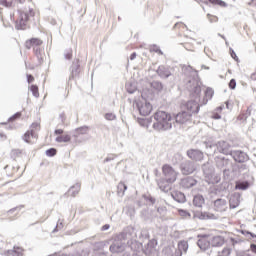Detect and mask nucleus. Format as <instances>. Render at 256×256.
<instances>
[{
	"instance_id": "nucleus-1",
	"label": "nucleus",
	"mask_w": 256,
	"mask_h": 256,
	"mask_svg": "<svg viewBox=\"0 0 256 256\" xmlns=\"http://www.w3.org/2000/svg\"><path fill=\"white\" fill-rule=\"evenodd\" d=\"M156 122L153 123V129L155 131H169L175 123V118L171 117V114L165 111H158L154 114Z\"/></svg>"
},
{
	"instance_id": "nucleus-2",
	"label": "nucleus",
	"mask_w": 256,
	"mask_h": 256,
	"mask_svg": "<svg viewBox=\"0 0 256 256\" xmlns=\"http://www.w3.org/2000/svg\"><path fill=\"white\" fill-rule=\"evenodd\" d=\"M133 243H135V240L131 238V234L123 232L115 236L114 242L110 246V251L111 253H123L127 245L133 249Z\"/></svg>"
},
{
	"instance_id": "nucleus-3",
	"label": "nucleus",
	"mask_w": 256,
	"mask_h": 256,
	"mask_svg": "<svg viewBox=\"0 0 256 256\" xmlns=\"http://www.w3.org/2000/svg\"><path fill=\"white\" fill-rule=\"evenodd\" d=\"M205 148L207 149V155H213V147H216L218 153H222L223 155H231L233 152L231 150V145L226 141H218L216 145H213L209 142H204Z\"/></svg>"
},
{
	"instance_id": "nucleus-4",
	"label": "nucleus",
	"mask_w": 256,
	"mask_h": 256,
	"mask_svg": "<svg viewBox=\"0 0 256 256\" xmlns=\"http://www.w3.org/2000/svg\"><path fill=\"white\" fill-rule=\"evenodd\" d=\"M202 171L204 173L205 181L206 183H209V185H215L221 181V175L215 173V168H213L211 164H203Z\"/></svg>"
},
{
	"instance_id": "nucleus-5",
	"label": "nucleus",
	"mask_w": 256,
	"mask_h": 256,
	"mask_svg": "<svg viewBox=\"0 0 256 256\" xmlns=\"http://www.w3.org/2000/svg\"><path fill=\"white\" fill-rule=\"evenodd\" d=\"M35 16V12L33 9L25 10L20 13L19 19L16 21V29H27V25H29V21H31V17Z\"/></svg>"
},
{
	"instance_id": "nucleus-6",
	"label": "nucleus",
	"mask_w": 256,
	"mask_h": 256,
	"mask_svg": "<svg viewBox=\"0 0 256 256\" xmlns=\"http://www.w3.org/2000/svg\"><path fill=\"white\" fill-rule=\"evenodd\" d=\"M135 108L142 117H147L153 111V105L147 100H139L136 102Z\"/></svg>"
},
{
	"instance_id": "nucleus-7",
	"label": "nucleus",
	"mask_w": 256,
	"mask_h": 256,
	"mask_svg": "<svg viewBox=\"0 0 256 256\" xmlns=\"http://www.w3.org/2000/svg\"><path fill=\"white\" fill-rule=\"evenodd\" d=\"M162 173L167 183H175V181H177V171H175L171 165L165 164L162 167Z\"/></svg>"
},
{
	"instance_id": "nucleus-8",
	"label": "nucleus",
	"mask_w": 256,
	"mask_h": 256,
	"mask_svg": "<svg viewBox=\"0 0 256 256\" xmlns=\"http://www.w3.org/2000/svg\"><path fill=\"white\" fill-rule=\"evenodd\" d=\"M35 129H39V123L37 122L31 125V131H27L24 134V141L26 143H35V139H37V134H35Z\"/></svg>"
},
{
	"instance_id": "nucleus-9",
	"label": "nucleus",
	"mask_w": 256,
	"mask_h": 256,
	"mask_svg": "<svg viewBox=\"0 0 256 256\" xmlns=\"http://www.w3.org/2000/svg\"><path fill=\"white\" fill-rule=\"evenodd\" d=\"M230 155L237 163H245V161H249V156L247 153L241 150H234L230 153Z\"/></svg>"
},
{
	"instance_id": "nucleus-10",
	"label": "nucleus",
	"mask_w": 256,
	"mask_h": 256,
	"mask_svg": "<svg viewBox=\"0 0 256 256\" xmlns=\"http://www.w3.org/2000/svg\"><path fill=\"white\" fill-rule=\"evenodd\" d=\"M227 209H229V205L226 199L219 198L214 201V211L224 213V211H227Z\"/></svg>"
},
{
	"instance_id": "nucleus-11",
	"label": "nucleus",
	"mask_w": 256,
	"mask_h": 256,
	"mask_svg": "<svg viewBox=\"0 0 256 256\" xmlns=\"http://www.w3.org/2000/svg\"><path fill=\"white\" fill-rule=\"evenodd\" d=\"M192 83V86H191ZM188 87H190V91L192 92L193 97L197 99L201 95V85H199V82L197 79H192L188 81Z\"/></svg>"
},
{
	"instance_id": "nucleus-12",
	"label": "nucleus",
	"mask_w": 256,
	"mask_h": 256,
	"mask_svg": "<svg viewBox=\"0 0 256 256\" xmlns=\"http://www.w3.org/2000/svg\"><path fill=\"white\" fill-rule=\"evenodd\" d=\"M195 169H197V167H195V163L191 161H186L181 164V171L183 175H191V173H193Z\"/></svg>"
},
{
	"instance_id": "nucleus-13",
	"label": "nucleus",
	"mask_w": 256,
	"mask_h": 256,
	"mask_svg": "<svg viewBox=\"0 0 256 256\" xmlns=\"http://www.w3.org/2000/svg\"><path fill=\"white\" fill-rule=\"evenodd\" d=\"M187 155L189 159H192V161H203V158L205 157L203 152L197 149L188 150Z\"/></svg>"
},
{
	"instance_id": "nucleus-14",
	"label": "nucleus",
	"mask_w": 256,
	"mask_h": 256,
	"mask_svg": "<svg viewBox=\"0 0 256 256\" xmlns=\"http://www.w3.org/2000/svg\"><path fill=\"white\" fill-rule=\"evenodd\" d=\"M189 250V243L183 240L178 243V247L174 252V256H183Z\"/></svg>"
},
{
	"instance_id": "nucleus-15",
	"label": "nucleus",
	"mask_w": 256,
	"mask_h": 256,
	"mask_svg": "<svg viewBox=\"0 0 256 256\" xmlns=\"http://www.w3.org/2000/svg\"><path fill=\"white\" fill-rule=\"evenodd\" d=\"M191 119V113L183 111L176 115L175 121L176 123H179L180 125H183L187 123Z\"/></svg>"
},
{
	"instance_id": "nucleus-16",
	"label": "nucleus",
	"mask_w": 256,
	"mask_h": 256,
	"mask_svg": "<svg viewBox=\"0 0 256 256\" xmlns=\"http://www.w3.org/2000/svg\"><path fill=\"white\" fill-rule=\"evenodd\" d=\"M215 163L218 169H227L231 166V161L225 157H216Z\"/></svg>"
},
{
	"instance_id": "nucleus-17",
	"label": "nucleus",
	"mask_w": 256,
	"mask_h": 256,
	"mask_svg": "<svg viewBox=\"0 0 256 256\" xmlns=\"http://www.w3.org/2000/svg\"><path fill=\"white\" fill-rule=\"evenodd\" d=\"M157 240L152 239L147 243L145 253L146 255H157Z\"/></svg>"
},
{
	"instance_id": "nucleus-18",
	"label": "nucleus",
	"mask_w": 256,
	"mask_h": 256,
	"mask_svg": "<svg viewBox=\"0 0 256 256\" xmlns=\"http://www.w3.org/2000/svg\"><path fill=\"white\" fill-rule=\"evenodd\" d=\"M180 185L184 189H191V187H195V185H197V180L193 177H186L181 180Z\"/></svg>"
},
{
	"instance_id": "nucleus-19",
	"label": "nucleus",
	"mask_w": 256,
	"mask_h": 256,
	"mask_svg": "<svg viewBox=\"0 0 256 256\" xmlns=\"http://www.w3.org/2000/svg\"><path fill=\"white\" fill-rule=\"evenodd\" d=\"M157 74L162 79H168V77H171V70H169V67L159 66L157 69Z\"/></svg>"
},
{
	"instance_id": "nucleus-20",
	"label": "nucleus",
	"mask_w": 256,
	"mask_h": 256,
	"mask_svg": "<svg viewBox=\"0 0 256 256\" xmlns=\"http://www.w3.org/2000/svg\"><path fill=\"white\" fill-rule=\"evenodd\" d=\"M186 109L190 111V113H199V103L197 100H190L186 103Z\"/></svg>"
},
{
	"instance_id": "nucleus-21",
	"label": "nucleus",
	"mask_w": 256,
	"mask_h": 256,
	"mask_svg": "<svg viewBox=\"0 0 256 256\" xmlns=\"http://www.w3.org/2000/svg\"><path fill=\"white\" fill-rule=\"evenodd\" d=\"M224 244L225 238H223V236H214L210 240V245H212V247H223Z\"/></svg>"
},
{
	"instance_id": "nucleus-22",
	"label": "nucleus",
	"mask_w": 256,
	"mask_h": 256,
	"mask_svg": "<svg viewBox=\"0 0 256 256\" xmlns=\"http://www.w3.org/2000/svg\"><path fill=\"white\" fill-rule=\"evenodd\" d=\"M171 197L174 201H177V203H185L186 201L185 194H183V192L174 191L171 193Z\"/></svg>"
},
{
	"instance_id": "nucleus-23",
	"label": "nucleus",
	"mask_w": 256,
	"mask_h": 256,
	"mask_svg": "<svg viewBox=\"0 0 256 256\" xmlns=\"http://www.w3.org/2000/svg\"><path fill=\"white\" fill-rule=\"evenodd\" d=\"M230 209H237L239 203H241V196L239 194L234 195L230 198Z\"/></svg>"
},
{
	"instance_id": "nucleus-24",
	"label": "nucleus",
	"mask_w": 256,
	"mask_h": 256,
	"mask_svg": "<svg viewBox=\"0 0 256 256\" xmlns=\"http://www.w3.org/2000/svg\"><path fill=\"white\" fill-rule=\"evenodd\" d=\"M193 205H194V207H198L199 209H201V207H203V205H205V198H203L202 195L194 196Z\"/></svg>"
},
{
	"instance_id": "nucleus-25",
	"label": "nucleus",
	"mask_w": 256,
	"mask_h": 256,
	"mask_svg": "<svg viewBox=\"0 0 256 256\" xmlns=\"http://www.w3.org/2000/svg\"><path fill=\"white\" fill-rule=\"evenodd\" d=\"M169 184L170 183L167 182V180H165V178L158 181V187H159V189H161V191H164V193H167V191H169V189H171V186Z\"/></svg>"
},
{
	"instance_id": "nucleus-26",
	"label": "nucleus",
	"mask_w": 256,
	"mask_h": 256,
	"mask_svg": "<svg viewBox=\"0 0 256 256\" xmlns=\"http://www.w3.org/2000/svg\"><path fill=\"white\" fill-rule=\"evenodd\" d=\"M79 191H81V184L76 183L69 189L68 193L71 197H76L79 194Z\"/></svg>"
},
{
	"instance_id": "nucleus-27",
	"label": "nucleus",
	"mask_w": 256,
	"mask_h": 256,
	"mask_svg": "<svg viewBox=\"0 0 256 256\" xmlns=\"http://www.w3.org/2000/svg\"><path fill=\"white\" fill-rule=\"evenodd\" d=\"M9 256H21L23 255V248L19 246H14L12 250H8Z\"/></svg>"
},
{
	"instance_id": "nucleus-28",
	"label": "nucleus",
	"mask_w": 256,
	"mask_h": 256,
	"mask_svg": "<svg viewBox=\"0 0 256 256\" xmlns=\"http://www.w3.org/2000/svg\"><path fill=\"white\" fill-rule=\"evenodd\" d=\"M182 71H183V73H185V75H192V77H197V71H195V70H193V67H191V66H187V65H184L183 67H182Z\"/></svg>"
},
{
	"instance_id": "nucleus-29",
	"label": "nucleus",
	"mask_w": 256,
	"mask_h": 256,
	"mask_svg": "<svg viewBox=\"0 0 256 256\" xmlns=\"http://www.w3.org/2000/svg\"><path fill=\"white\" fill-rule=\"evenodd\" d=\"M214 91L211 88H207L205 91V97L203 100V105H207V101L213 99Z\"/></svg>"
},
{
	"instance_id": "nucleus-30",
	"label": "nucleus",
	"mask_w": 256,
	"mask_h": 256,
	"mask_svg": "<svg viewBox=\"0 0 256 256\" xmlns=\"http://www.w3.org/2000/svg\"><path fill=\"white\" fill-rule=\"evenodd\" d=\"M55 141L57 143H69V141H71V136L69 134L57 136Z\"/></svg>"
},
{
	"instance_id": "nucleus-31",
	"label": "nucleus",
	"mask_w": 256,
	"mask_h": 256,
	"mask_svg": "<svg viewBox=\"0 0 256 256\" xmlns=\"http://www.w3.org/2000/svg\"><path fill=\"white\" fill-rule=\"evenodd\" d=\"M235 189H238L240 191H246V189H249V182H236Z\"/></svg>"
},
{
	"instance_id": "nucleus-32",
	"label": "nucleus",
	"mask_w": 256,
	"mask_h": 256,
	"mask_svg": "<svg viewBox=\"0 0 256 256\" xmlns=\"http://www.w3.org/2000/svg\"><path fill=\"white\" fill-rule=\"evenodd\" d=\"M211 243L207 240H198L197 245L202 251H207Z\"/></svg>"
},
{
	"instance_id": "nucleus-33",
	"label": "nucleus",
	"mask_w": 256,
	"mask_h": 256,
	"mask_svg": "<svg viewBox=\"0 0 256 256\" xmlns=\"http://www.w3.org/2000/svg\"><path fill=\"white\" fill-rule=\"evenodd\" d=\"M200 3H207V0H198ZM210 3H213L214 5H220V7H227V3L222 0H208Z\"/></svg>"
},
{
	"instance_id": "nucleus-34",
	"label": "nucleus",
	"mask_w": 256,
	"mask_h": 256,
	"mask_svg": "<svg viewBox=\"0 0 256 256\" xmlns=\"http://www.w3.org/2000/svg\"><path fill=\"white\" fill-rule=\"evenodd\" d=\"M79 64L78 63H73L72 65V70H71V77L74 79V77H77L79 75Z\"/></svg>"
},
{
	"instance_id": "nucleus-35",
	"label": "nucleus",
	"mask_w": 256,
	"mask_h": 256,
	"mask_svg": "<svg viewBox=\"0 0 256 256\" xmlns=\"http://www.w3.org/2000/svg\"><path fill=\"white\" fill-rule=\"evenodd\" d=\"M151 87L155 91H163V84L161 82H159V81H153L151 83Z\"/></svg>"
},
{
	"instance_id": "nucleus-36",
	"label": "nucleus",
	"mask_w": 256,
	"mask_h": 256,
	"mask_svg": "<svg viewBox=\"0 0 256 256\" xmlns=\"http://www.w3.org/2000/svg\"><path fill=\"white\" fill-rule=\"evenodd\" d=\"M178 214L182 219H191V213H189L187 210L179 209Z\"/></svg>"
},
{
	"instance_id": "nucleus-37",
	"label": "nucleus",
	"mask_w": 256,
	"mask_h": 256,
	"mask_svg": "<svg viewBox=\"0 0 256 256\" xmlns=\"http://www.w3.org/2000/svg\"><path fill=\"white\" fill-rule=\"evenodd\" d=\"M76 133L78 135H87L89 133V128L86 126L80 127L76 129Z\"/></svg>"
},
{
	"instance_id": "nucleus-38",
	"label": "nucleus",
	"mask_w": 256,
	"mask_h": 256,
	"mask_svg": "<svg viewBox=\"0 0 256 256\" xmlns=\"http://www.w3.org/2000/svg\"><path fill=\"white\" fill-rule=\"evenodd\" d=\"M43 45V41L39 38H32V47H40Z\"/></svg>"
},
{
	"instance_id": "nucleus-39",
	"label": "nucleus",
	"mask_w": 256,
	"mask_h": 256,
	"mask_svg": "<svg viewBox=\"0 0 256 256\" xmlns=\"http://www.w3.org/2000/svg\"><path fill=\"white\" fill-rule=\"evenodd\" d=\"M0 5L2 7H11L13 5V0H0Z\"/></svg>"
},
{
	"instance_id": "nucleus-40",
	"label": "nucleus",
	"mask_w": 256,
	"mask_h": 256,
	"mask_svg": "<svg viewBox=\"0 0 256 256\" xmlns=\"http://www.w3.org/2000/svg\"><path fill=\"white\" fill-rule=\"evenodd\" d=\"M30 90L32 91V94L34 95V97H39V87H37V85H32L30 87Z\"/></svg>"
},
{
	"instance_id": "nucleus-41",
	"label": "nucleus",
	"mask_w": 256,
	"mask_h": 256,
	"mask_svg": "<svg viewBox=\"0 0 256 256\" xmlns=\"http://www.w3.org/2000/svg\"><path fill=\"white\" fill-rule=\"evenodd\" d=\"M126 89H127L128 93H130V94H133V93H135V91H137V87L132 84H126Z\"/></svg>"
},
{
	"instance_id": "nucleus-42",
	"label": "nucleus",
	"mask_w": 256,
	"mask_h": 256,
	"mask_svg": "<svg viewBox=\"0 0 256 256\" xmlns=\"http://www.w3.org/2000/svg\"><path fill=\"white\" fill-rule=\"evenodd\" d=\"M47 157H55L57 155V150L55 148H50L46 150Z\"/></svg>"
},
{
	"instance_id": "nucleus-43",
	"label": "nucleus",
	"mask_w": 256,
	"mask_h": 256,
	"mask_svg": "<svg viewBox=\"0 0 256 256\" xmlns=\"http://www.w3.org/2000/svg\"><path fill=\"white\" fill-rule=\"evenodd\" d=\"M201 218L202 219H217V216H215L214 214L205 212L201 215Z\"/></svg>"
},
{
	"instance_id": "nucleus-44",
	"label": "nucleus",
	"mask_w": 256,
	"mask_h": 256,
	"mask_svg": "<svg viewBox=\"0 0 256 256\" xmlns=\"http://www.w3.org/2000/svg\"><path fill=\"white\" fill-rule=\"evenodd\" d=\"M230 243L235 247L236 245L243 243V240H241V238H230Z\"/></svg>"
},
{
	"instance_id": "nucleus-45",
	"label": "nucleus",
	"mask_w": 256,
	"mask_h": 256,
	"mask_svg": "<svg viewBox=\"0 0 256 256\" xmlns=\"http://www.w3.org/2000/svg\"><path fill=\"white\" fill-rule=\"evenodd\" d=\"M105 119H107V121H115L117 119V116L113 113H107L105 115Z\"/></svg>"
},
{
	"instance_id": "nucleus-46",
	"label": "nucleus",
	"mask_w": 256,
	"mask_h": 256,
	"mask_svg": "<svg viewBox=\"0 0 256 256\" xmlns=\"http://www.w3.org/2000/svg\"><path fill=\"white\" fill-rule=\"evenodd\" d=\"M126 189H127V185H125V183L121 182L118 184V193H121V191L125 193Z\"/></svg>"
},
{
	"instance_id": "nucleus-47",
	"label": "nucleus",
	"mask_w": 256,
	"mask_h": 256,
	"mask_svg": "<svg viewBox=\"0 0 256 256\" xmlns=\"http://www.w3.org/2000/svg\"><path fill=\"white\" fill-rule=\"evenodd\" d=\"M207 18H208L210 23H217V21H219V18H217V16H213L211 14H208Z\"/></svg>"
},
{
	"instance_id": "nucleus-48",
	"label": "nucleus",
	"mask_w": 256,
	"mask_h": 256,
	"mask_svg": "<svg viewBox=\"0 0 256 256\" xmlns=\"http://www.w3.org/2000/svg\"><path fill=\"white\" fill-rule=\"evenodd\" d=\"M35 52H36V56L38 58L39 63H43V54H41V51L39 50V48H36Z\"/></svg>"
},
{
	"instance_id": "nucleus-49",
	"label": "nucleus",
	"mask_w": 256,
	"mask_h": 256,
	"mask_svg": "<svg viewBox=\"0 0 256 256\" xmlns=\"http://www.w3.org/2000/svg\"><path fill=\"white\" fill-rule=\"evenodd\" d=\"M157 213H159V215H166L167 213V208L161 206L157 208Z\"/></svg>"
},
{
	"instance_id": "nucleus-50",
	"label": "nucleus",
	"mask_w": 256,
	"mask_h": 256,
	"mask_svg": "<svg viewBox=\"0 0 256 256\" xmlns=\"http://www.w3.org/2000/svg\"><path fill=\"white\" fill-rule=\"evenodd\" d=\"M115 154H110L104 159V163H109V161H114L115 160Z\"/></svg>"
},
{
	"instance_id": "nucleus-51",
	"label": "nucleus",
	"mask_w": 256,
	"mask_h": 256,
	"mask_svg": "<svg viewBox=\"0 0 256 256\" xmlns=\"http://www.w3.org/2000/svg\"><path fill=\"white\" fill-rule=\"evenodd\" d=\"M223 174H224L225 179H229V177L231 175V170H229V168H224Z\"/></svg>"
},
{
	"instance_id": "nucleus-52",
	"label": "nucleus",
	"mask_w": 256,
	"mask_h": 256,
	"mask_svg": "<svg viewBox=\"0 0 256 256\" xmlns=\"http://www.w3.org/2000/svg\"><path fill=\"white\" fill-rule=\"evenodd\" d=\"M150 51H154V53H158L159 55H163V51H161V49H159L158 46H153L152 48H150Z\"/></svg>"
},
{
	"instance_id": "nucleus-53",
	"label": "nucleus",
	"mask_w": 256,
	"mask_h": 256,
	"mask_svg": "<svg viewBox=\"0 0 256 256\" xmlns=\"http://www.w3.org/2000/svg\"><path fill=\"white\" fill-rule=\"evenodd\" d=\"M229 87L230 89H235L237 87V82L235 81V79L230 80Z\"/></svg>"
},
{
	"instance_id": "nucleus-54",
	"label": "nucleus",
	"mask_w": 256,
	"mask_h": 256,
	"mask_svg": "<svg viewBox=\"0 0 256 256\" xmlns=\"http://www.w3.org/2000/svg\"><path fill=\"white\" fill-rule=\"evenodd\" d=\"M19 117H21V113L17 112L16 114H14L12 117L9 118V121H15V119H19Z\"/></svg>"
},
{
	"instance_id": "nucleus-55",
	"label": "nucleus",
	"mask_w": 256,
	"mask_h": 256,
	"mask_svg": "<svg viewBox=\"0 0 256 256\" xmlns=\"http://www.w3.org/2000/svg\"><path fill=\"white\" fill-rule=\"evenodd\" d=\"M139 124L142 126V127H146L147 126V123H149V120H145V119H140L138 120Z\"/></svg>"
},
{
	"instance_id": "nucleus-56",
	"label": "nucleus",
	"mask_w": 256,
	"mask_h": 256,
	"mask_svg": "<svg viewBox=\"0 0 256 256\" xmlns=\"http://www.w3.org/2000/svg\"><path fill=\"white\" fill-rule=\"evenodd\" d=\"M73 57V51L69 50L68 52L65 53V59H71Z\"/></svg>"
},
{
	"instance_id": "nucleus-57",
	"label": "nucleus",
	"mask_w": 256,
	"mask_h": 256,
	"mask_svg": "<svg viewBox=\"0 0 256 256\" xmlns=\"http://www.w3.org/2000/svg\"><path fill=\"white\" fill-rule=\"evenodd\" d=\"M126 213H129L130 217H132V215H135V209L127 207Z\"/></svg>"
},
{
	"instance_id": "nucleus-58",
	"label": "nucleus",
	"mask_w": 256,
	"mask_h": 256,
	"mask_svg": "<svg viewBox=\"0 0 256 256\" xmlns=\"http://www.w3.org/2000/svg\"><path fill=\"white\" fill-rule=\"evenodd\" d=\"M25 47H27L28 49H31V47H33V40L30 39V40L26 41Z\"/></svg>"
},
{
	"instance_id": "nucleus-59",
	"label": "nucleus",
	"mask_w": 256,
	"mask_h": 256,
	"mask_svg": "<svg viewBox=\"0 0 256 256\" xmlns=\"http://www.w3.org/2000/svg\"><path fill=\"white\" fill-rule=\"evenodd\" d=\"M230 55H231L232 59H235V61H237L239 59L233 49H230Z\"/></svg>"
},
{
	"instance_id": "nucleus-60",
	"label": "nucleus",
	"mask_w": 256,
	"mask_h": 256,
	"mask_svg": "<svg viewBox=\"0 0 256 256\" xmlns=\"http://www.w3.org/2000/svg\"><path fill=\"white\" fill-rule=\"evenodd\" d=\"M144 198L146 199V201H149L150 203H152V205L155 203V198L151 196H144Z\"/></svg>"
},
{
	"instance_id": "nucleus-61",
	"label": "nucleus",
	"mask_w": 256,
	"mask_h": 256,
	"mask_svg": "<svg viewBox=\"0 0 256 256\" xmlns=\"http://www.w3.org/2000/svg\"><path fill=\"white\" fill-rule=\"evenodd\" d=\"M33 81H35V78L33 77V75L28 74V75H27V82H28V83H33Z\"/></svg>"
},
{
	"instance_id": "nucleus-62",
	"label": "nucleus",
	"mask_w": 256,
	"mask_h": 256,
	"mask_svg": "<svg viewBox=\"0 0 256 256\" xmlns=\"http://www.w3.org/2000/svg\"><path fill=\"white\" fill-rule=\"evenodd\" d=\"M237 256H251V255H249V252H240L237 254Z\"/></svg>"
},
{
	"instance_id": "nucleus-63",
	"label": "nucleus",
	"mask_w": 256,
	"mask_h": 256,
	"mask_svg": "<svg viewBox=\"0 0 256 256\" xmlns=\"http://www.w3.org/2000/svg\"><path fill=\"white\" fill-rule=\"evenodd\" d=\"M246 235H250V237H252V239H254V241H256V235L251 233V232H246Z\"/></svg>"
},
{
	"instance_id": "nucleus-64",
	"label": "nucleus",
	"mask_w": 256,
	"mask_h": 256,
	"mask_svg": "<svg viewBox=\"0 0 256 256\" xmlns=\"http://www.w3.org/2000/svg\"><path fill=\"white\" fill-rule=\"evenodd\" d=\"M250 248L253 251V253H256V244H251Z\"/></svg>"
}]
</instances>
